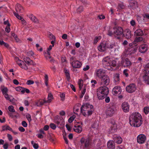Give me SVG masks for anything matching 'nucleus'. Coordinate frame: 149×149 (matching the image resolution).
Returning <instances> with one entry per match:
<instances>
[{"mask_svg": "<svg viewBox=\"0 0 149 149\" xmlns=\"http://www.w3.org/2000/svg\"><path fill=\"white\" fill-rule=\"evenodd\" d=\"M23 91L22 92V94H24L25 93H29L30 92V91L29 89L24 88H23Z\"/></svg>", "mask_w": 149, "mask_h": 149, "instance_id": "56", "label": "nucleus"}, {"mask_svg": "<svg viewBox=\"0 0 149 149\" xmlns=\"http://www.w3.org/2000/svg\"><path fill=\"white\" fill-rule=\"evenodd\" d=\"M112 6L114 8H116L117 9L124 8L125 7V6L123 4V3H121L118 5V6L115 3H113L111 4Z\"/></svg>", "mask_w": 149, "mask_h": 149, "instance_id": "30", "label": "nucleus"}, {"mask_svg": "<svg viewBox=\"0 0 149 149\" xmlns=\"http://www.w3.org/2000/svg\"><path fill=\"white\" fill-rule=\"evenodd\" d=\"M131 64V62L127 58L123 60L122 62V65L125 67H129Z\"/></svg>", "mask_w": 149, "mask_h": 149, "instance_id": "27", "label": "nucleus"}, {"mask_svg": "<svg viewBox=\"0 0 149 149\" xmlns=\"http://www.w3.org/2000/svg\"><path fill=\"white\" fill-rule=\"evenodd\" d=\"M54 122L57 124L58 128H62L64 126L65 121L64 120L58 116H57L55 117Z\"/></svg>", "mask_w": 149, "mask_h": 149, "instance_id": "9", "label": "nucleus"}, {"mask_svg": "<svg viewBox=\"0 0 149 149\" xmlns=\"http://www.w3.org/2000/svg\"><path fill=\"white\" fill-rule=\"evenodd\" d=\"M14 14L15 15L17 18L18 19L21 20L23 18L21 16L19 15L17 13H14Z\"/></svg>", "mask_w": 149, "mask_h": 149, "instance_id": "62", "label": "nucleus"}, {"mask_svg": "<svg viewBox=\"0 0 149 149\" xmlns=\"http://www.w3.org/2000/svg\"><path fill=\"white\" fill-rule=\"evenodd\" d=\"M136 87L135 84H132L127 86L126 87V91L129 93H132L136 91Z\"/></svg>", "mask_w": 149, "mask_h": 149, "instance_id": "15", "label": "nucleus"}, {"mask_svg": "<svg viewBox=\"0 0 149 149\" xmlns=\"http://www.w3.org/2000/svg\"><path fill=\"white\" fill-rule=\"evenodd\" d=\"M26 118L27 119V120L29 121V122H30L31 120V116L29 114H26Z\"/></svg>", "mask_w": 149, "mask_h": 149, "instance_id": "55", "label": "nucleus"}, {"mask_svg": "<svg viewBox=\"0 0 149 149\" xmlns=\"http://www.w3.org/2000/svg\"><path fill=\"white\" fill-rule=\"evenodd\" d=\"M141 115L138 112L132 113L130 116L129 120L130 125L134 127H139L142 123Z\"/></svg>", "mask_w": 149, "mask_h": 149, "instance_id": "1", "label": "nucleus"}, {"mask_svg": "<svg viewBox=\"0 0 149 149\" xmlns=\"http://www.w3.org/2000/svg\"><path fill=\"white\" fill-rule=\"evenodd\" d=\"M143 20L145 21H148L149 20V14L146 13L143 15Z\"/></svg>", "mask_w": 149, "mask_h": 149, "instance_id": "38", "label": "nucleus"}, {"mask_svg": "<svg viewBox=\"0 0 149 149\" xmlns=\"http://www.w3.org/2000/svg\"><path fill=\"white\" fill-rule=\"evenodd\" d=\"M86 91V89L85 87H84L83 88V90L81 91V94L80 95V97L82 98L84 94H85Z\"/></svg>", "mask_w": 149, "mask_h": 149, "instance_id": "48", "label": "nucleus"}, {"mask_svg": "<svg viewBox=\"0 0 149 149\" xmlns=\"http://www.w3.org/2000/svg\"><path fill=\"white\" fill-rule=\"evenodd\" d=\"M50 127L53 130H55L56 127V126L54 123H52L50 125Z\"/></svg>", "mask_w": 149, "mask_h": 149, "instance_id": "57", "label": "nucleus"}, {"mask_svg": "<svg viewBox=\"0 0 149 149\" xmlns=\"http://www.w3.org/2000/svg\"><path fill=\"white\" fill-rule=\"evenodd\" d=\"M75 116L73 115L72 116L70 117L68 120V121L69 123H72L74 120L75 118Z\"/></svg>", "mask_w": 149, "mask_h": 149, "instance_id": "50", "label": "nucleus"}, {"mask_svg": "<svg viewBox=\"0 0 149 149\" xmlns=\"http://www.w3.org/2000/svg\"><path fill=\"white\" fill-rule=\"evenodd\" d=\"M44 80L46 85L48 86V77L47 74H45L44 78Z\"/></svg>", "mask_w": 149, "mask_h": 149, "instance_id": "42", "label": "nucleus"}, {"mask_svg": "<svg viewBox=\"0 0 149 149\" xmlns=\"http://www.w3.org/2000/svg\"><path fill=\"white\" fill-rule=\"evenodd\" d=\"M101 37L100 36L95 37L94 40V43H96L97 42L101 39Z\"/></svg>", "mask_w": 149, "mask_h": 149, "instance_id": "44", "label": "nucleus"}, {"mask_svg": "<svg viewBox=\"0 0 149 149\" xmlns=\"http://www.w3.org/2000/svg\"><path fill=\"white\" fill-rule=\"evenodd\" d=\"M83 125V123L81 122H77L73 128V130L75 132L77 133H80L82 131V127Z\"/></svg>", "mask_w": 149, "mask_h": 149, "instance_id": "13", "label": "nucleus"}, {"mask_svg": "<svg viewBox=\"0 0 149 149\" xmlns=\"http://www.w3.org/2000/svg\"><path fill=\"white\" fill-rule=\"evenodd\" d=\"M8 109L9 111L12 112H15V110L14 109V107L12 106H10L8 107Z\"/></svg>", "mask_w": 149, "mask_h": 149, "instance_id": "47", "label": "nucleus"}, {"mask_svg": "<svg viewBox=\"0 0 149 149\" xmlns=\"http://www.w3.org/2000/svg\"><path fill=\"white\" fill-rule=\"evenodd\" d=\"M143 34V31L141 29H137L134 32V35L141 36Z\"/></svg>", "mask_w": 149, "mask_h": 149, "instance_id": "33", "label": "nucleus"}, {"mask_svg": "<svg viewBox=\"0 0 149 149\" xmlns=\"http://www.w3.org/2000/svg\"><path fill=\"white\" fill-rule=\"evenodd\" d=\"M23 88H22L21 86H18L16 87L15 88V89L17 91L21 92L22 93V92L23 91Z\"/></svg>", "mask_w": 149, "mask_h": 149, "instance_id": "43", "label": "nucleus"}, {"mask_svg": "<svg viewBox=\"0 0 149 149\" xmlns=\"http://www.w3.org/2000/svg\"><path fill=\"white\" fill-rule=\"evenodd\" d=\"M80 106L81 104H77L74 106L73 111L74 113L77 114V112L79 111Z\"/></svg>", "mask_w": 149, "mask_h": 149, "instance_id": "31", "label": "nucleus"}, {"mask_svg": "<svg viewBox=\"0 0 149 149\" xmlns=\"http://www.w3.org/2000/svg\"><path fill=\"white\" fill-rule=\"evenodd\" d=\"M71 64L74 68H78L81 66V63L78 61L74 60L71 62Z\"/></svg>", "mask_w": 149, "mask_h": 149, "instance_id": "22", "label": "nucleus"}, {"mask_svg": "<svg viewBox=\"0 0 149 149\" xmlns=\"http://www.w3.org/2000/svg\"><path fill=\"white\" fill-rule=\"evenodd\" d=\"M125 37L127 39H129L131 38V31L129 29H126L125 31Z\"/></svg>", "mask_w": 149, "mask_h": 149, "instance_id": "32", "label": "nucleus"}, {"mask_svg": "<svg viewBox=\"0 0 149 149\" xmlns=\"http://www.w3.org/2000/svg\"><path fill=\"white\" fill-rule=\"evenodd\" d=\"M98 50L101 52L105 51L107 49V43L105 42H101L98 46Z\"/></svg>", "mask_w": 149, "mask_h": 149, "instance_id": "18", "label": "nucleus"}, {"mask_svg": "<svg viewBox=\"0 0 149 149\" xmlns=\"http://www.w3.org/2000/svg\"><path fill=\"white\" fill-rule=\"evenodd\" d=\"M146 135L143 134H140L138 135L136 137V142L139 144H143L146 142Z\"/></svg>", "mask_w": 149, "mask_h": 149, "instance_id": "12", "label": "nucleus"}, {"mask_svg": "<svg viewBox=\"0 0 149 149\" xmlns=\"http://www.w3.org/2000/svg\"><path fill=\"white\" fill-rule=\"evenodd\" d=\"M30 18L34 22H36L37 20V19L36 17L33 15H31L30 16Z\"/></svg>", "mask_w": 149, "mask_h": 149, "instance_id": "51", "label": "nucleus"}, {"mask_svg": "<svg viewBox=\"0 0 149 149\" xmlns=\"http://www.w3.org/2000/svg\"><path fill=\"white\" fill-rule=\"evenodd\" d=\"M65 95L64 93H62L61 94L60 96L62 100H64L65 99Z\"/></svg>", "mask_w": 149, "mask_h": 149, "instance_id": "64", "label": "nucleus"}, {"mask_svg": "<svg viewBox=\"0 0 149 149\" xmlns=\"http://www.w3.org/2000/svg\"><path fill=\"white\" fill-rule=\"evenodd\" d=\"M143 39L141 37H136L135 38L134 41L135 43H136V42H141L143 41Z\"/></svg>", "mask_w": 149, "mask_h": 149, "instance_id": "41", "label": "nucleus"}, {"mask_svg": "<svg viewBox=\"0 0 149 149\" xmlns=\"http://www.w3.org/2000/svg\"><path fill=\"white\" fill-rule=\"evenodd\" d=\"M113 31L112 32L110 29L108 31V35L110 36H114L116 38L119 39L120 36L123 33V30L120 27H116L113 28Z\"/></svg>", "mask_w": 149, "mask_h": 149, "instance_id": "5", "label": "nucleus"}, {"mask_svg": "<svg viewBox=\"0 0 149 149\" xmlns=\"http://www.w3.org/2000/svg\"><path fill=\"white\" fill-rule=\"evenodd\" d=\"M79 89L81 90L83 86V81L82 79H80L78 82Z\"/></svg>", "mask_w": 149, "mask_h": 149, "instance_id": "39", "label": "nucleus"}, {"mask_svg": "<svg viewBox=\"0 0 149 149\" xmlns=\"http://www.w3.org/2000/svg\"><path fill=\"white\" fill-rule=\"evenodd\" d=\"M47 99V100L46 101L47 103L50 102L53 99V96L51 93L49 94Z\"/></svg>", "mask_w": 149, "mask_h": 149, "instance_id": "37", "label": "nucleus"}, {"mask_svg": "<svg viewBox=\"0 0 149 149\" xmlns=\"http://www.w3.org/2000/svg\"><path fill=\"white\" fill-rule=\"evenodd\" d=\"M44 55L45 58L47 60H49V61L51 62L54 61V60L52 58L50 54V52L44 51Z\"/></svg>", "mask_w": 149, "mask_h": 149, "instance_id": "26", "label": "nucleus"}, {"mask_svg": "<svg viewBox=\"0 0 149 149\" xmlns=\"http://www.w3.org/2000/svg\"><path fill=\"white\" fill-rule=\"evenodd\" d=\"M103 67L108 70H112L116 65V61L113 58L107 57L102 60Z\"/></svg>", "mask_w": 149, "mask_h": 149, "instance_id": "3", "label": "nucleus"}, {"mask_svg": "<svg viewBox=\"0 0 149 149\" xmlns=\"http://www.w3.org/2000/svg\"><path fill=\"white\" fill-rule=\"evenodd\" d=\"M110 128L109 129V133H113L116 131L117 126L115 122L110 123Z\"/></svg>", "mask_w": 149, "mask_h": 149, "instance_id": "21", "label": "nucleus"}, {"mask_svg": "<svg viewBox=\"0 0 149 149\" xmlns=\"http://www.w3.org/2000/svg\"><path fill=\"white\" fill-rule=\"evenodd\" d=\"M137 50V48L134 47H130L125 49L121 56L122 58L125 57H131L132 54L135 53Z\"/></svg>", "mask_w": 149, "mask_h": 149, "instance_id": "7", "label": "nucleus"}, {"mask_svg": "<svg viewBox=\"0 0 149 149\" xmlns=\"http://www.w3.org/2000/svg\"><path fill=\"white\" fill-rule=\"evenodd\" d=\"M93 110V106L87 103L83 104L81 108V113L84 116L91 115Z\"/></svg>", "mask_w": 149, "mask_h": 149, "instance_id": "4", "label": "nucleus"}, {"mask_svg": "<svg viewBox=\"0 0 149 149\" xmlns=\"http://www.w3.org/2000/svg\"><path fill=\"white\" fill-rule=\"evenodd\" d=\"M47 103L46 101L45 100H40L37 102V105L40 106L44 104Z\"/></svg>", "mask_w": 149, "mask_h": 149, "instance_id": "36", "label": "nucleus"}, {"mask_svg": "<svg viewBox=\"0 0 149 149\" xmlns=\"http://www.w3.org/2000/svg\"><path fill=\"white\" fill-rule=\"evenodd\" d=\"M1 91L6 99L7 100L11 101L13 97L11 96H9L7 94L8 89L6 87H4L1 89Z\"/></svg>", "mask_w": 149, "mask_h": 149, "instance_id": "17", "label": "nucleus"}, {"mask_svg": "<svg viewBox=\"0 0 149 149\" xmlns=\"http://www.w3.org/2000/svg\"><path fill=\"white\" fill-rule=\"evenodd\" d=\"M143 61L142 58L140 57L138 58L137 61L136 62V63H139V65H141Z\"/></svg>", "mask_w": 149, "mask_h": 149, "instance_id": "45", "label": "nucleus"}, {"mask_svg": "<svg viewBox=\"0 0 149 149\" xmlns=\"http://www.w3.org/2000/svg\"><path fill=\"white\" fill-rule=\"evenodd\" d=\"M144 112L146 114H147L149 112V108L148 107H145L143 109Z\"/></svg>", "mask_w": 149, "mask_h": 149, "instance_id": "46", "label": "nucleus"}, {"mask_svg": "<svg viewBox=\"0 0 149 149\" xmlns=\"http://www.w3.org/2000/svg\"><path fill=\"white\" fill-rule=\"evenodd\" d=\"M107 49H112L113 48L115 52L118 51L119 48V46L116 44L115 43L111 44L110 42H107Z\"/></svg>", "mask_w": 149, "mask_h": 149, "instance_id": "16", "label": "nucleus"}, {"mask_svg": "<svg viewBox=\"0 0 149 149\" xmlns=\"http://www.w3.org/2000/svg\"><path fill=\"white\" fill-rule=\"evenodd\" d=\"M33 52L31 51L28 52L27 54V55L29 56H33Z\"/></svg>", "mask_w": 149, "mask_h": 149, "instance_id": "59", "label": "nucleus"}, {"mask_svg": "<svg viewBox=\"0 0 149 149\" xmlns=\"http://www.w3.org/2000/svg\"><path fill=\"white\" fill-rule=\"evenodd\" d=\"M109 89L106 86H102L97 89V96L99 100L104 99L109 93Z\"/></svg>", "mask_w": 149, "mask_h": 149, "instance_id": "6", "label": "nucleus"}, {"mask_svg": "<svg viewBox=\"0 0 149 149\" xmlns=\"http://www.w3.org/2000/svg\"><path fill=\"white\" fill-rule=\"evenodd\" d=\"M107 146L108 149H114L115 144L113 141L110 140L107 143Z\"/></svg>", "mask_w": 149, "mask_h": 149, "instance_id": "29", "label": "nucleus"}, {"mask_svg": "<svg viewBox=\"0 0 149 149\" xmlns=\"http://www.w3.org/2000/svg\"><path fill=\"white\" fill-rule=\"evenodd\" d=\"M114 109L115 107L113 106L108 108L106 112V114L110 116H112L115 112Z\"/></svg>", "mask_w": 149, "mask_h": 149, "instance_id": "23", "label": "nucleus"}, {"mask_svg": "<svg viewBox=\"0 0 149 149\" xmlns=\"http://www.w3.org/2000/svg\"><path fill=\"white\" fill-rule=\"evenodd\" d=\"M129 6L132 8L134 9L138 7L137 2L134 0H129Z\"/></svg>", "mask_w": 149, "mask_h": 149, "instance_id": "24", "label": "nucleus"}, {"mask_svg": "<svg viewBox=\"0 0 149 149\" xmlns=\"http://www.w3.org/2000/svg\"><path fill=\"white\" fill-rule=\"evenodd\" d=\"M112 138L114 141L117 144H121L122 142L123 139L119 135L114 134Z\"/></svg>", "mask_w": 149, "mask_h": 149, "instance_id": "19", "label": "nucleus"}, {"mask_svg": "<svg viewBox=\"0 0 149 149\" xmlns=\"http://www.w3.org/2000/svg\"><path fill=\"white\" fill-rule=\"evenodd\" d=\"M22 59L26 64L24 63V61L19 59L18 57H15V60L17 64L22 68L27 70L28 69V65L31 64L32 63V60L28 57L23 56L22 57Z\"/></svg>", "mask_w": 149, "mask_h": 149, "instance_id": "2", "label": "nucleus"}, {"mask_svg": "<svg viewBox=\"0 0 149 149\" xmlns=\"http://www.w3.org/2000/svg\"><path fill=\"white\" fill-rule=\"evenodd\" d=\"M122 109L125 112H127L129 111V106L128 104L126 102L123 103L122 105Z\"/></svg>", "mask_w": 149, "mask_h": 149, "instance_id": "28", "label": "nucleus"}, {"mask_svg": "<svg viewBox=\"0 0 149 149\" xmlns=\"http://www.w3.org/2000/svg\"><path fill=\"white\" fill-rule=\"evenodd\" d=\"M31 143L33 145V148L35 149H37L38 148V146L37 144L34 143V142L33 141H31Z\"/></svg>", "mask_w": 149, "mask_h": 149, "instance_id": "49", "label": "nucleus"}, {"mask_svg": "<svg viewBox=\"0 0 149 149\" xmlns=\"http://www.w3.org/2000/svg\"><path fill=\"white\" fill-rule=\"evenodd\" d=\"M2 130L3 131L9 130H12V129L10 127L7 125L3 126L2 127Z\"/></svg>", "mask_w": 149, "mask_h": 149, "instance_id": "35", "label": "nucleus"}, {"mask_svg": "<svg viewBox=\"0 0 149 149\" xmlns=\"http://www.w3.org/2000/svg\"><path fill=\"white\" fill-rule=\"evenodd\" d=\"M48 36H49V38L51 39H53V40L55 39V36H54L53 35L50 33H49L48 34Z\"/></svg>", "mask_w": 149, "mask_h": 149, "instance_id": "53", "label": "nucleus"}, {"mask_svg": "<svg viewBox=\"0 0 149 149\" xmlns=\"http://www.w3.org/2000/svg\"><path fill=\"white\" fill-rule=\"evenodd\" d=\"M122 92L121 87L119 86L115 87L112 90V93L113 95H116L120 94Z\"/></svg>", "mask_w": 149, "mask_h": 149, "instance_id": "20", "label": "nucleus"}, {"mask_svg": "<svg viewBox=\"0 0 149 149\" xmlns=\"http://www.w3.org/2000/svg\"><path fill=\"white\" fill-rule=\"evenodd\" d=\"M16 11L18 12L22 13L23 11V8L20 4H17L16 7Z\"/></svg>", "mask_w": 149, "mask_h": 149, "instance_id": "34", "label": "nucleus"}, {"mask_svg": "<svg viewBox=\"0 0 149 149\" xmlns=\"http://www.w3.org/2000/svg\"><path fill=\"white\" fill-rule=\"evenodd\" d=\"M100 79H101L100 84L101 85L104 86H107L110 83V79L109 77L107 74L104 75V76Z\"/></svg>", "mask_w": 149, "mask_h": 149, "instance_id": "11", "label": "nucleus"}, {"mask_svg": "<svg viewBox=\"0 0 149 149\" xmlns=\"http://www.w3.org/2000/svg\"><path fill=\"white\" fill-rule=\"evenodd\" d=\"M34 83V82L33 81L30 80L27 81L26 82V84L28 85L33 84Z\"/></svg>", "mask_w": 149, "mask_h": 149, "instance_id": "58", "label": "nucleus"}, {"mask_svg": "<svg viewBox=\"0 0 149 149\" xmlns=\"http://www.w3.org/2000/svg\"><path fill=\"white\" fill-rule=\"evenodd\" d=\"M12 36L15 38L17 42H19V39L17 37V35L15 33H13L12 34Z\"/></svg>", "mask_w": 149, "mask_h": 149, "instance_id": "54", "label": "nucleus"}, {"mask_svg": "<svg viewBox=\"0 0 149 149\" xmlns=\"http://www.w3.org/2000/svg\"><path fill=\"white\" fill-rule=\"evenodd\" d=\"M5 30L7 32L9 33L10 30V25H7L5 29Z\"/></svg>", "mask_w": 149, "mask_h": 149, "instance_id": "60", "label": "nucleus"}, {"mask_svg": "<svg viewBox=\"0 0 149 149\" xmlns=\"http://www.w3.org/2000/svg\"><path fill=\"white\" fill-rule=\"evenodd\" d=\"M129 70L127 69L124 70L123 71V73L126 77H127L128 76Z\"/></svg>", "mask_w": 149, "mask_h": 149, "instance_id": "52", "label": "nucleus"}, {"mask_svg": "<svg viewBox=\"0 0 149 149\" xmlns=\"http://www.w3.org/2000/svg\"><path fill=\"white\" fill-rule=\"evenodd\" d=\"M119 80V75L118 74H116L114 77V81L115 83L118 82Z\"/></svg>", "mask_w": 149, "mask_h": 149, "instance_id": "40", "label": "nucleus"}, {"mask_svg": "<svg viewBox=\"0 0 149 149\" xmlns=\"http://www.w3.org/2000/svg\"><path fill=\"white\" fill-rule=\"evenodd\" d=\"M83 8L82 6H80L77 9V12L78 13H80L83 11Z\"/></svg>", "mask_w": 149, "mask_h": 149, "instance_id": "63", "label": "nucleus"}, {"mask_svg": "<svg viewBox=\"0 0 149 149\" xmlns=\"http://www.w3.org/2000/svg\"><path fill=\"white\" fill-rule=\"evenodd\" d=\"M7 136L8 138L10 141H11L13 140V137L10 134H8Z\"/></svg>", "mask_w": 149, "mask_h": 149, "instance_id": "61", "label": "nucleus"}, {"mask_svg": "<svg viewBox=\"0 0 149 149\" xmlns=\"http://www.w3.org/2000/svg\"><path fill=\"white\" fill-rule=\"evenodd\" d=\"M145 70L149 68V63L146 64L145 67ZM143 80L146 82V83L149 85V70L148 72H145L143 76Z\"/></svg>", "mask_w": 149, "mask_h": 149, "instance_id": "14", "label": "nucleus"}, {"mask_svg": "<svg viewBox=\"0 0 149 149\" xmlns=\"http://www.w3.org/2000/svg\"><path fill=\"white\" fill-rule=\"evenodd\" d=\"M82 146L85 148L88 149L91 144V141L89 138H85L82 137L80 140Z\"/></svg>", "mask_w": 149, "mask_h": 149, "instance_id": "8", "label": "nucleus"}, {"mask_svg": "<svg viewBox=\"0 0 149 149\" xmlns=\"http://www.w3.org/2000/svg\"><path fill=\"white\" fill-rule=\"evenodd\" d=\"M148 45H142L139 47V51L141 53H144L148 49Z\"/></svg>", "mask_w": 149, "mask_h": 149, "instance_id": "25", "label": "nucleus"}, {"mask_svg": "<svg viewBox=\"0 0 149 149\" xmlns=\"http://www.w3.org/2000/svg\"><path fill=\"white\" fill-rule=\"evenodd\" d=\"M105 71L102 69L96 70L94 73V75L96 78H101L104 75H105Z\"/></svg>", "mask_w": 149, "mask_h": 149, "instance_id": "10", "label": "nucleus"}]
</instances>
